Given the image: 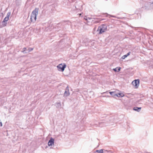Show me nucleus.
<instances>
[{
	"label": "nucleus",
	"mask_w": 153,
	"mask_h": 153,
	"mask_svg": "<svg viewBox=\"0 0 153 153\" xmlns=\"http://www.w3.org/2000/svg\"><path fill=\"white\" fill-rule=\"evenodd\" d=\"M75 8L76 9L81 11L82 10V5L80 3H77L76 5Z\"/></svg>",
	"instance_id": "nucleus-6"
},
{
	"label": "nucleus",
	"mask_w": 153,
	"mask_h": 153,
	"mask_svg": "<svg viewBox=\"0 0 153 153\" xmlns=\"http://www.w3.org/2000/svg\"><path fill=\"white\" fill-rule=\"evenodd\" d=\"M131 52H128L126 55L127 56H128L130 54Z\"/></svg>",
	"instance_id": "nucleus-19"
},
{
	"label": "nucleus",
	"mask_w": 153,
	"mask_h": 153,
	"mask_svg": "<svg viewBox=\"0 0 153 153\" xmlns=\"http://www.w3.org/2000/svg\"><path fill=\"white\" fill-rule=\"evenodd\" d=\"M66 65L64 64L63 65L62 64H59L57 66L58 69L59 71H63L66 68Z\"/></svg>",
	"instance_id": "nucleus-4"
},
{
	"label": "nucleus",
	"mask_w": 153,
	"mask_h": 153,
	"mask_svg": "<svg viewBox=\"0 0 153 153\" xmlns=\"http://www.w3.org/2000/svg\"><path fill=\"white\" fill-rule=\"evenodd\" d=\"M26 49V48H24L23 50V51H22V52L24 53H26V52H25V50Z\"/></svg>",
	"instance_id": "nucleus-16"
},
{
	"label": "nucleus",
	"mask_w": 153,
	"mask_h": 153,
	"mask_svg": "<svg viewBox=\"0 0 153 153\" xmlns=\"http://www.w3.org/2000/svg\"><path fill=\"white\" fill-rule=\"evenodd\" d=\"M103 150L104 151L103 152H105V151H107V150Z\"/></svg>",
	"instance_id": "nucleus-24"
},
{
	"label": "nucleus",
	"mask_w": 153,
	"mask_h": 153,
	"mask_svg": "<svg viewBox=\"0 0 153 153\" xmlns=\"http://www.w3.org/2000/svg\"><path fill=\"white\" fill-rule=\"evenodd\" d=\"M2 126V122L0 121V126L1 127V126Z\"/></svg>",
	"instance_id": "nucleus-20"
},
{
	"label": "nucleus",
	"mask_w": 153,
	"mask_h": 153,
	"mask_svg": "<svg viewBox=\"0 0 153 153\" xmlns=\"http://www.w3.org/2000/svg\"><path fill=\"white\" fill-rule=\"evenodd\" d=\"M140 80L139 79H136L132 82L133 85L134 86L135 88H138Z\"/></svg>",
	"instance_id": "nucleus-5"
},
{
	"label": "nucleus",
	"mask_w": 153,
	"mask_h": 153,
	"mask_svg": "<svg viewBox=\"0 0 153 153\" xmlns=\"http://www.w3.org/2000/svg\"><path fill=\"white\" fill-rule=\"evenodd\" d=\"M54 140L51 137L48 142V145L49 146H52L53 145H54Z\"/></svg>",
	"instance_id": "nucleus-7"
},
{
	"label": "nucleus",
	"mask_w": 153,
	"mask_h": 153,
	"mask_svg": "<svg viewBox=\"0 0 153 153\" xmlns=\"http://www.w3.org/2000/svg\"><path fill=\"white\" fill-rule=\"evenodd\" d=\"M117 68H114V69H113V70H114L115 71H117Z\"/></svg>",
	"instance_id": "nucleus-18"
},
{
	"label": "nucleus",
	"mask_w": 153,
	"mask_h": 153,
	"mask_svg": "<svg viewBox=\"0 0 153 153\" xmlns=\"http://www.w3.org/2000/svg\"><path fill=\"white\" fill-rule=\"evenodd\" d=\"M107 30V26L104 24H102L99 26L97 29V31L99 34H101L105 32Z\"/></svg>",
	"instance_id": "nucleus-2"
},
{
	"label": "nucleus",
	"mask_w": 153,
	"mask_h": 153,
	"mask_svg": "<svg viewBox=\"0 0 153 153\" xmlns=\"http://www.w3.org/2000/svg\"><path fill=\"white\" fill-rule=\"evenodd\" d=\"M70 95V93L69 92V90L68 88V86L65 89V91L64 93V96H68Z\"/></svg>",
	"instance_id": "nucleus-8"
},
{
	"label": "nucleus",
	"mask_w": 153,
	"mask_h": 153,
	"mask_svg": "<svg viewBox=\"0 0 153 153\" xmlns=\"http://www.w3.org/2000/svg\"><path fill=\"white\" fill-rule=\"evenodd\" d=\"M33 50V48H29L28 49V52H30L31 51H32Z\"/></svg>",
	"instance_id": "nucleus-15"
},
{
	"label": "nucleus",
	"mask_w": 153,
	"mask_h": 153,
	"mask_svg": "<svg viewBox=\"0 0 153 153\" xmlns=\"http://www.w3.org/2000/svg\"><path fill=\"white\" fill-rule=\"evenodd\" d=\"M56 107L57 108H60L61 106V104L60 102H56Z\"/></svg>",
	"instance_id": "nucleus-13"
},
{
	"label": "nucleus",
	"mask_w": 153,
	"mask_h": 153,
	"mask_svg": "<svg viewBox=\"0 0 153 153\" xmlns=\"http://www.w3.org/2000/svg\"><path fill=\"white\" fill-rule=\"evenodd\" d=\"M87 19H88H88H91V18H89V17H87Z\"/></svg>",
	"instance_id": "nucleus-23"
},
{
	"label": "nucleus",
	"mask_w": 153,
	"mask_h": 153,
	"mask_svg": "<svg viewBox=\"0 0 153 153\" xmlns=\"http://www.w3.org/2000/svg\"><path fill=\"white\" fill-rule=\"evenodd\" d=\"M141 108V107H135L133 108V109L134 110L139 112L140 111Z\"/></svg>",
	"instance_id": "nucleus-9"
},
{
	"label": "nucleus",
	"mask_w": 153,
	"mask_h": 153,
	"mask_svg": "<svg viewBox=\"0 0 153 153\" xmlns=\"http://www.w3.org/2000/svg\"><path fill=\"white\" fill-rule=\"evenodd\" d=\"M127 56L126 55H123L122 57V58L123 59H125L126 57Z\"/></svg>",
	"instance_id": "nucleus-17"
},
{
	"label": "nucleus",
	"mask_w": 153,
	"mask_h": 153,
	"mask_svg": "<svg viewBox=\"0 0 153 153\" xmlns=\"http://www.w3.org/2000/svg\"><path fill=\"white\" fill-rule=\"evenodd\" d=\"M39 10L38 8H36L32 11L30 17L31 21L32 22H34L36 21V16L38 14Z\"/></svg>",
	"instance_id": "nucleus-1"
},
{
	"label": "nucleus",
	"mask_w": 153,
	"mask_h": 153,
	"mask_svg": "<svg viewBox=\"0 0 153 153\" xmlns=\"http://www.w3.org/2000/svg\"><path fill=\"white\" fill-rule=\"evenodd\" d=\"M117 94L116 96L118 97H122L124 96V94L122 93H119Z\"/></svg>",
	"instance_id": "nucleus-10"
},
{
	"label": "nucleus",
	"mask_w": 153,
	"mask_h": 153,
	"mask_svg": "<svg viewBox=\"0 0 153 153\" xmlns=\"http://www.w3.org/2000/svg\"><path fill=\"white\" fill-rule=\"evenodd\" d=\"M86 17V18L85 17V18H84V19H85L87 21V20H88V19H87V17Z\"/></svg>",
	"instance_id": "nucleus-22"
},
{
	"label": "nucleus",
	"mask_w": 153,
	"mask_h": 153,
	"mask_svg": "<svg viewBox=\"0 0 153 153\" xmlns=\"http://www.w3.org/2000/svg\"><path fill=\"white\" fill-rule=\"evenodd\" d=\"M10 12H8L7 13L6 16L4 18L2 22V25L3 27H4L6 25L7 23L6 22L8 21L9 17L10 16Z\"/></svg>",
	"instance_id": "nucleus-3"
},
{
	"label": "nucleus",
	"mask_w": 153,
	"mask_h": 153,
	"mask_svg": "<svg viewBox=\"0 0 153 153\" xmlns=\"http://www.w3.org/2000/svg\"><path fill=\"white\" fill-rule=\"evenodd\" d=\"M103 150L101 149L100 150H97L94 152L93 153H103Z\"/></svg>",
	"instance_id": "nucleus-12"
},
{
	"label": "nucleus",
	"mask_w": 153,
	"mask_h": 153,
	"mask_svg": "<svg viewBox=\"0 0 153 153\" xmlns=\"http://www.w3.org/2000/svg\"><path fill=\"white\" fill-rule=\"evenodd\" d=\"M110 94L113 97H115L116 96V95H117L115 92H109Z\"/></svg>",
	"instance_id": "nucleus-11"
},
{
	"label": "nucleus",
	"mask_w": 153,
	"mask_h": 153,
	"mask_svg": "<svg viewBox=\"0 0 153 153\" xmlns=\"http://www.w3.org/2000/svg\"><path fill=\"white\" fill-rule=\"evenodd\" d=\"M117 69L118 70L117 71H119L120 70V68H118Z\"/></svg>",
	"instance_id": "nucleus-21"
},
{
	"label": "nucleus",
	"mask_w": 153,
	"mask_h": 153,
	"mask_svg": "<svg viewBox=\"0 0 153 153\" xmlns=\"http://www.w3.org/2000/svg\"><path fill=\"white\" fill-rule=\"evenodd\" d=\"M108 15H108V14H107V15L106 16V17H108ZM111 17H114V18H116L117 19H119V18L118 17H116V16H113V15H109Z\"/></svg>",
	"instance_id": "nucleus-14"
}]
</instances>
